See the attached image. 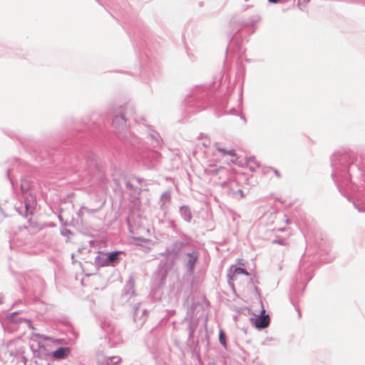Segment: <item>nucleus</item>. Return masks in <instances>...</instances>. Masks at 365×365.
<instances>
[{
    "label": "nucleus",
    "instance_id": "nucleus-1",
    "mask_svg": "<svg viewBox=\"0 0 365 365\" xmlns=\"http://www.w3.org/2000/svg\"><path fill=\"white\" fill-rule=\"evenodd\" d=\"M36 202L34 197L31 195V199L26 198L25 200V209L26 215H32L34 212Z\"/></svg>",
    "mask_w": 365,
    "mask_h": 365
},
{
    "label": "nucleus",
    "instance_id": "nucleus-2",
    "mask_svg": "<svg viewBox=\"0 0 365 365\" xmlns=\"http://www.w3.org/2000/svg\"><path fill=\"white\" fill-rule=\"evenodd\" d=\"M269 321L270 319L269 315H264L256 319L255 324L256 327L263 329L268 327Z\"/></svg>",
    "mask_w": 365,
    "mask_h": 365
},
{
    "label": "nucleus",
    "instance_id": "nucleus-3",
    "mask_svg": "<svg viewBox=\"0 0 365 365\" xmlns=\"http://www.w3.org/2000/svg\"><path fill=\"white\" fill-rule=\"evenodd\" d=\"M70 353V349L66 347H61L53 352L52 355L54 358L61 359L66 358Z\"/></svg>",
    "mask_w": 365,
    "mask_h": 365
},
{
    "label": "nucleus",
    "instance_id": "nucleus-4",
    "mask_svg": "<svg viewBox=\"0 0 365 365\" xmlns=\"http://www.w3.org/2000/svg\"><path fill=\"white\" fill-rule=\"evenodd\" d=\"M121 362V358L118 356H114L111 357L105 358L102 362L101 365H115Z\"/></svg>",
    "mask_w": 365,
    "mask_h": 365
},
{
    "label": "nucleus",
    "instance_id": "nucleus-5",
    "mask_svg": "<svg viewBox=\"0 0 365 365\" xmlns=\"http://www.w3.org/2000/svg\"><path fill=\"white\" fill-rule=\"evenodd\" d=\"M217 150L219 152H221L222 153V155L223 156H225V155H229L232 158V159L230 160V162L232 163H237V158L236 157V154H235V152L234 150H225L222 148H218Z\"/></svg>",
    "mask_w": 365,
    "mask_h": 365
},
{
    "label": "nucleus",
    "instance_id": "nucleus-6",
    "mask_svg": "<svg viewBox=\"0 0 365 365\" xmlns=\"http://www.w3.org/2000/svg\"><path fill=\"white\" fill-rule=\"evenodd\" d=\"M217 150L219 152H221L222 153V155L223 156H225V155H229L232 158V159L230 160V162L232 163H237V158L236 157V154H235V152L234 150H225L222 148H218Z\"/></svg>",
    "mask_w": 365,
    "mask_h": 365
},
{
    "label": "nucleus",
    "instance_id": "nucleus-7",
    "mask_svg": "<svg viewBox=\"0 0 365 365\" xmlns=\"http://www.w3.org/2000/svg\"><path fill=\"white\" fill-rule=\"evenodd\" d=\"M247 165L250 167V170H255V168L251 165L250 164H254L255 165L257 166V163L255 162V158H250L249 159L247 160V162H246Z\"/></svg>",
    "mask_w": 365,
    "mask_h": 365
},
{
    "label": "nucleus",
    "instance_id": "nucleus-8",
    "mask_svg": "<svg viewBox=\"0 0 365 365\" xmlns=\"http://www.w3.org/2000/svg\"><path fill=\"white\" fill-rule=\"evenodd\" d=\"M119 253H120L119 252H114L109 254L108 258L109 262L115 261L118 257Z\"/></svg>",
    "mask_w": 365,
    "mask_h": 365
},
{
    "label": "nucleus",
    "instance_id": "nucleus-9",
    "mask_svg": "<svg viewBox=\"0 0 365 365\" xmlns=\"http://www.w3.org/2000/svg\"><path fill=\"white\" fill-rule=\"evenodd\" d=\"M219 339L221 344L226 347V339H225V335L222 331L220 332Z\"/></svg>",
    "mask_w": 365,
    "mask_h": 365
},
{
    "label": "nucleus",
    "instance_id": "nucleus-10",
    "mask_svg": "<svg viewBox=\"0 0 365 365\" xmlns=\"http://www.w3.org/2000/svg\"><path fill=\"white\" fill-rule=\"evenodd\" d=\"M248 274L247 272L242 268L236 267L234 270L233 274Z\"/></svg>",
    "mask_w": 365,
    "mask_h": 365
},
{
    "label": "nucleus",
    "instance_id": "nucleus-11",
    "mask_svg": "<svg viewBox=\"0 0 365 365\" xmlns=\"http://www.w3.org/2000/svg\"><path fill=\"white\" fill-rule=\"evenodd\" d=\"M118 118H120L123 123H125V119L123 115H121L120 117H116L113 122L114 123L117 122L118 120Z\"/></svg>",
    "mask_w": 365,
    "mask_h": 365
},
{
    "label": "nucleus",
    "instance_id": "nucleus-12",
    "mask_svg": "<svg viewBox=\"0 0 365 365\" xmlns=\"http://www.w3.org/2000/svg\"><path fill=\"white\" fill-rule=\"evenodd\" d=\"M279 1L280 0H269V1L272 4H276V3L279 2Z\"/></svg>",
    "mask_w": 365,
    "mask_h": 365
},
{
    "label": "nucleus",
    "instance_id": "nucleus-13",
    "mask_svg": "<svg viewBox=\"0 0 365 365\" xmlns=\"http://www.w3.org/2000/svg\"><path fill=\"white\" fill-rule=\"evenodd\" d=\"M16 314V313L11 314L9 316H8V318L10 320H12V317Z\"/></svg>",
    "mask_w": 365,
    "mask_h": 365
},
{
    "label": "nucleus",
    "instance_id": "nucleus-14",
    "mask_svg": "<svg viewBox=\"0 0 365 365\" xmlns=\"http://www.w3.org/2000/svg\"><path fill=\"white\" fill-rule=\"evenodd\" d=\"M3 302V297L1 296H0V304H1Z\"/></svg>",
    "mask_w": 365,
    "mask_h": 365
}]
</instances>
